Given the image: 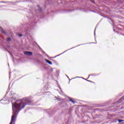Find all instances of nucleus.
I'll return each mask as SVG.
<instances>
[{"mask_svg":"<svg viewBox=\"0 0 124 124\" xmlns=\"http://www.w3.org/2000/svg\"><path fill=\"white\" fill-rule=\"evenodd\" d=\"M119 123H122V122H124V120H118Z\"/></svg>","mask_w":124,"mask_h":124,"instance_id":"4","label":"nucleus"},{"mask_svg":"<svg viewBox=\"0 0 124 124\" xmlns=\"http://www.w3.org/2000/svg\"><path fill=\"white\" fill-rule=\"evenodd\" d=\"M69 100H70V101H71V102H72V103H73L74 104V103H75V102H74V101H73V100H72V99L69 98Z\"/></svg>","mask_w":124,"mask_h":124,"instance_id":"3","label":"nucleus"},{"mask_svg":"<svg viewBox=\"0 0 124 124\" xmlns=\"http://www.w3.org/2000/svg\"><path fill=\"white\" fill-rule=\"evenodd\" d=\"M67 77H68V76H67Z\"/></svg>","mask_w":124,"mask_h":124,"instance_id":"10","label":"nucleus"},{"mask_svg":"<svg viewBox=\"0 0 124 124\" xmlns=\"http://www.w3.org/2000/svg\"><path fill=\"white\" fill-rule=\"evenodd\" d=\"M7 40H8V41H10V40H11L10 38H8L7 39Z\"/></svg>","mask_w":124,"mask_h":124,"instance_id":"5","label":"nucleus"},{"mask_svg":"<svg viewBox=\"0 0 124 124\" xmlns=\"http://www.w3.org/2000/svg\"><path fill=\"white\" fill-rule=\"evenodd\" d=\"M94 34L95 35V31H94Z\"/></svg>","mask_w":124,"mask_h":124,"instance_id":"8","label":"nucleus"},{"mask_svg":"<svg viewBox=\"0 0 124 124\" xmlns=\"http://www.w3.org/2000/svg\"><path fill=\"white\" fill-rule=\"evenodd\" d=\"M67 77H68V76H67Z\"/></svg>","mask_w":124,"mask_h":124,"instance_id":"9","label":"nucleus"},{"mask_svg":"<svg viewBox=\"0 0 124 124\" xmlns=\"http://www.w3.org/2000/svg\"><path fill=\"white\" fill-rule=\"evenodd\" d=\"M24 54H25V55H28V56H31V55H32V52L25 51L24 52Z\"/></svg>","mask_w":124,"mask_h":124,"instance_id":"1","label":"nucleus"},{"mask_svg":"<svg viewBox=\"0 0 124 124\" xmlns=\"http://www.w3.org/2000/svg\"><path fill=\"white\" fill-rule=\"evenodd\" d=\"M19 36H22V34H19Z\"/></svg>","mask_w":124,"mask_h":124,"instance_id":"7","label":"nucleus"},{"mask_svg":"<svg viewBox=\"0 0 124 124\" xmlns=\"http://www.w3.org/2000/svg\"><path fill=\"white\" fill-rule=\"evenodd\" d=\"M2 32L3 33H5V32L3 31H2Z\"/></svg>","mask_w":124,"mask_h":124,"instance_id":"6","label":"nucleus"},{"mask_svg":"<svg viewBox=\"0 0 124 124\" xmlns=\"http://www.w3.org/2000/svg\"><path fill=\"white\" fill-rule=\"evenodd\" d=\"M45 61H46V62H47V63H48L49 64H52V62H51V61H49V60H47V59H46Z\"/></svg>","mask_w":124,"mask_h":124,"instance_id":"2","label":"nucleus"}]
</instances>
